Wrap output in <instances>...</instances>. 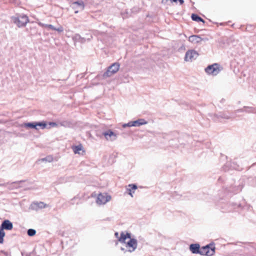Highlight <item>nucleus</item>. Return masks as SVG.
I'll return each mask as SVG.
<instances>
[{"mask_svg":"<svg viewBox=\"0 0 256 256\" xmlns=\"http://www.w3.org/2000/svg\"><path fill=\"white\" fill-rule=\"evenodd\" d=\"M12 20L19 28L24 26L28 22V17L26 15L12 16Z\"/></svg>","mask_w":256,"mask_h":256,"instance_id":"nucleus-1","label":"nucleus"},{"mask_svg":"<svg viewBox=\"0 0 256 256\" xmlns=\"http://www.w3.org/2000/svg\"><path fill=\"white\" fill-rule=\"evenodd\" d=\"M215 252V247L213 244H208L200 248V254L206 256H212Z\"/></svg>","mask_w":256,"mask_h":256,"instance_id":"nucleus-2","label":"nucleus"},{"mask_svg":"<svg viewBox=\"0 0 256 256\" xmlns=\"http://www.w3.org/2000/svg\"><path fill=\"white\" fill-rule=\"evenodd\" d=\"M222 70V68L218 64H214L208 66L205 69L206 72L212 76L217 75Z\"/></svg>","mask_w":256,"mask_h":256,"instance_id":"nucleus-3","label":"nucleus"},{"mask_svg":"<svg viewBox=\"0 0 256 256\" xmlns=\"http://www.w3.org/2000/svg\"><path fill=\"white\" fill-rule=\"evenodd\" d=\"M120 68V64L118 62H115L108 67L107 70L104 74V78L110 77L112 74H116Z\"/></svg>","mask_w":256,"mask_h":256,"instance_id":"nucleus-4","label":"nucleus"},{"mask_svg":"<svg viewBox=\"0 0 256 256\" xmlns=\"http://www.w3.org/2000/svg\"><path fill=\"white\" fill-rule=\"evenodd\" d=\"M23 126L26 128H34L36 130H38V126H40L41 128L44 129L46 128V124L44 122H26L24 123Z\"/></svg>","mask_w":256,"mask_h":256,"instance_id":"nucleus-5","label":"nucleus"},{"mask_svg":"<svg viewBox=\"0 0 256 256\" xmlns=\"http://www.w3.org/2000/svg\"><path fill=\"white\" fill-rule=\"evenodd\" d=\"M84 4L82 0H78L73 2L70 4V7L74 10V12L77 14L80 11H82L84 8Z\"/></svg>","mask_w":256,"mask_h":256,"instance_id":"nucleus-6","label":"nucleus"},{"mask_svg":"<svg viewBox=\"0 0 256 256\" xmlns=\"http://www.w3.org/2000/svg\"><path fill=\"white\" fill-rule=\"evenodd\" d=\"M110 199L111 196L107 194H100L97 197L96 202L99 204H104L110 201Z\"/></svg>","mask_w":256,"mask_h":256,"instance_id":"nucleus-7","label":"nucleus"},{"mask_svg":"<svg viewBox=\"0 0 256 256\" xmlns=\"http://www.w3.org/2000/svg\"><path fill=\"white\" fill-rule=\"evenodd\" d=\"M102 135L107 140L109 141L115 140L117 138V134L110 130L103 132Z\"/></svg>","mask_w":256,"mask_h":256,"instance_id":"nucleus-8","label":"nucleus"},{"mask_svg":"<svg viewBox=\"0 0 256 256\" xmlns=\"http://www.w3.org/2000/svg\"><path fill=\"white\" fill-rule=\"evenodd\" d=\"M198 55V53L196 50H189L186 54L184 60L186 61H192L196 59Z\"/></svg>","mask_w":256,"mask_h":256,"instance_id":"nucleus-9","label":"nucleus"},{"mask_svg":"<svg viewBox=\"0 0 256 256\" xmlns=\"http://www.w3.org/2000/svg\"><path fill=\"white\" fill-rule=\"evenodd\" d=\"M92 38V34H90V36L88 38H84V37H82L79 34H76L72 37V40L74 43H76V42L84 43L86 40L90 41Z\"/></svg>","mask_w":256,"mask_h":256,"instance_id":"nucleus-10","label":"nucleus"},{"mask_svg":"<svg viewBox=\"0 0 256 256\" xmlns=\"http://www.w3.org/2000/svg\"><path fill=\"white\" fill-rule=\"evenodd\" d=\"M138 246V241L135 238H130V240L127 242L126 246L129 248L128 252H134Z\"/></svg>","mask_w":256,"mask_h":256,"instance_id":"nucleus-11","label":"nucleus"},{"mask_svg":"<svg viewBox=\"0 0 256 256\" xmlns=\"http://www.w3.org/2000/svg\"><path fill=\"white\" fill-rule=\"evenodd\" d=\"M208 40L207 38H202L198 35H192L188 38V41L192 43L198 44L202 40L206 41Z\"/></svg>","mask_w":256,"mask_h":256,"instance_id":"nucleus-12","label":"nucleus"},{"mask_svg":"<svg viewBox=\"0 0 256 256\" xmlns=\"http://www.w3.org/2000/svg\"><path fill=\"white\" fill-rule=\"evenodd\" d=\"M0 226L3 230H11L13 228V224L10 220H6L2 222Z\"/></svg>","mask_w":256,"mask_h":256,"instance_id":"nucleus-13","label":"nucleus"},{"mask_svg":"<svg viewBox=\"0 0 256 256\" xmlns=\"http://www.w3.org/2000/svg\"><path fill=\"white\" fill-rule=\"evenodd\" d=\"M190 250L193 254H199L200 252V246L199 244H191L190 246Z\"/></svg>","mask_w":256,"mask_h":256,"instance_id":"nucleus-14","label":"nucleus"},{"mask_svg":"<svg viewBox=\"0 0 256 256\" xmlns=\"http://www.w3.org/2000/svg\"><path fill=\"white\" fill-rule=\"evenodd\" d=\"M24 182V180H20V181L14 182H12L10 184L8 183V188L10 190H13L14 188H20L21 186L20 185V184Z\"/></svg>","mask_w":256,"mask_h":256,"instance_id":"nucleus-15","label":"nucleus"},{"mask_svg":"<svg viewBox=\"0 0 256 256\" xmlns=\"http://www.w3.org/2000/svg\"><path fill=\"white\" fill-rule=\"evenodd\" d=\"M148 124V122L144 119L139 118L138 120L133 121L134 126H140L142 125L146 124Z\"/></svg>","mask_w":256,"mask_h":256,"instance_id":"nucleus-16","label":"nucleus"},{"mask_svg":"<svg viewBox=\"0 0 256 256\" xmlns=\"http://www.w3.org/2000/svg\"><path fill=\"white\" fill-rule=\"evenodd\" d=\"M137 188V186L135 184H130L128 186V187L126 188V190L128 192V194L132 197H133L132 195V190H135ZM134 192H133V193Z\"/></svg>","mask_w":256,"mask_h":256,"instance_id":"nucleus-17","label":"nucleus"},{"mask_svg":"<svg viewBox=\"0 0 256 256\" xmlns=\"http://www.w3.org/2000/svg\"><path fill=\"white\" fill-rule=\"evenodd\" d=\"M46 204L43 202L34 203L32 204V208L36 210H37L38 208H46Z\"/></svg>","mask_w":256,"mask_h":256,"instance_id":"nucleus-18","label":"nucleus"},{"mask_svg":"<svg viewBox=\"0 0 256 256\" xmlns=\"http://www.w3.org/2000/svg\"><path fill=\"white\" fill-rule=\"evenodd\" d=\"M191 18H192V20L194 21H196L197 22H202L203 23L204 22V20L196 14H192Z\"/></svg>","mask_w":256,"mask_h":256,"instance_id":"nucleus-19","label":"nucleus"},{"mask_svg":"<svg viewBox=\"0 0 256 256\" xmlns=\"http://www.w3.org/2000/svg\"><path fill=\"white\" fill-rule=\"evenodd\" d=\"M72 150L74 154H80V151L82 150V146L81 144L72 147Z\"/></svg>","mask_w":256,"mask_h":256,"instance_id":"nucleus-20","label":"nucleus"},{"mask_svg":"<svg viewBox=\"0 0 256 256\" xmlns=\"http://www.w3.org/2000/svg\"><path fill=\"white\" fill-rule=\"evenodd\" d=\"M245 112L247 113H256V108L250 106H244Z\"/></svg>","mask_w":256,"mask_h":256,"instance_id":"nucleus-21","label":"nucleus"},{"mask_svg":"<svg viewBox=\"0 0 256 256\" xmlns=\"http://www.w3.org/2000/svg\"><path fill=\"white\" fill-rule=\"evenodd\" d=\"M53 160V158L51 156H48L44 158H42L40 160H38V162L42 161V162H52Z\"/></svg>","mask_w":256,"mask_h":256,"instance_id":"nucleus-22","label":"nucleus"},{"mask_svg":"<svg viewBox=\"0 0 256 256\" xmlns=\"http://www.w3.org/2000/svg\"><path fill=\"white\" fill-rule=\"evenodd\" d=\"M4 236L5 232L4 231V230L0 226V244H2L4 242Z\"/></svg>","mask_w":256,"mask_h":256,"instance_id":"nucleus-23","label":"nucleus"},{"mask_svg":"<svg viewBox=\"0 0 256 256\" xmlns=\"http://www.w3.org/2000/svg\"><path fill=\"white\" fill-rule=\"evenodd\" d=\"M60 126L64 127H69L70 126V122L67 120H64L59 123Z\"/></svg>","mask_w":256,"mask_h":256,"instance_id":"nucleus-24","label":"nucleus"},{"mask_svg":"<svg viewBox=\"0 0 256 256\" xmlns=\"http://www.w3.org/2000/svg\"><path fill=\"white\" fill-rule=\"evenodd\" d=\"M27 234L30 236H34L36 234V230L32 228H30L28 230Z\"/></svg>","mask_w":256,"mask_h":256,"instance_id":"nucleus-25","label":"nucleus"},{"mask_svg":"<svg viewBox=\"0 0 256 256\" xmlns=\"http://www.w3.org/2000/svg\"><path fill=\"white\" fill-rule=\"evenodd\" d=\"M126 240V237L125 234H124V232H122L120 234V236L118 238V241L121 242H124Z\"/></svg>","mask_w":256,"mask_h":256,"instance_id":"nucleus-26","label":"nucleus"},{"mask_svg":"<svg viewBox=\"0 0 256 256\" xmlns=\"http://www.w3.org/2000/svg\"><path fill=\"white\" fill-rule=\"evenodd\" d=\"M122 128H125L127 126H128V127L134 126L133 121L129 122L127 124H122Z\"/></svg>","mask_w":256,"mask_h":256,"instance_id":"nucleus-27","label":"nucleus"},{"mask_svg":"<svg viewBox=\"0 0 256 256\" xmlns=\"http://www.w3.org/2000/svg\"><path fill=\"white\" fill-rule=\"evenodd\" d=\"M218 116L219 117H220L222 118H226V119H228L230 118V116H228L227 115H226V114H220L219 115H218Z\"/></svg>","mask_w":256,"mask_h":256,"instance_id":"nucleus-28","label":"nucleus"},{"mask_svg":"<svg viewBox=\"0 0 256 256\" xmlns=\"http://www.w3.org/2000/svg\"><path fill=\"white\" fill-rule=\"evenodd\" d=\"M54 30H56L59 32H63L64 28L62 26H60L58 28H55Z\"/></svg>","mask_w":256,"mask_h":256,"instance_id":"nucleus-29","label":"nucleus"},{"mask_svg":"<svg viewBox=\"0 0 256 256\" xmlns=\"http://www.w3.org/2000/svg\"><path fill=\"white\" fill-rule=\"evenodd\" d=\"M49 125L50 126H51L54 127L58 126V124L54 122H49Z\"/></svg>","mask_w":256,"mask_h":256,"instance_id":"nucleus-30","label":"nucleus"},{"mask_svg":"<svg viewBox=\"0 0 256 256\" xmlns=\"http://www.w3.org/2000/svg\"><path fill=\"white\" fill-rule=\"evenodd\" d=\"M0 256H8V253L4 251H0Z\"/></svg>","mask_w":256,"mask_h":256,"instance_id":"nucleus-31","label":"nucleus"},{"mask_svg":"<svg viewBox=\"0 0 256 256\" xmlns=\"http://www.w3.org/2000/svg\"><path fill=\"white\" fill-rule=\"evenodd\" d=\"M245 112V108H240V109H238V110H237L235 111V112L236 113H237V112Z\"/></svg>","mask_w":256,"mask_h":256,"instance_id":"nucleus-32","label":"nucleus"},{"mask_svg":"<svg viewBox=\"0 0 256 256\" xmlns=\"http://www.w3.org/2000/svg\"><path fill=\"white\" fill-rule=\"evenodd\" d=\"M38 24L40 26L44 27V28H47L48 26H46L48 25V24H44L40 22H38Z\"/></svg>","mask_w":256,"mask_h":256,"instance_id":"nucleus-33","label":"nucleus"},{"mask_svg":"<svg viewBox=\"0 0 256 256\" xmlns=\"http://www.w3.org/2000/svg\"><path fill=\"white\" fill-rule=\"evenodd\" d=\"M48 27V28H50V29H51V30H55V27L52 26V24H48V26H46Z\"/></svg>","mask_w":256,"mask_h":256,"instance_id":"nucleus-34","label":"nucleus"},{"mask_svg":"<svg viewBox=\"0 0 256 256\" xmlns=\"http://www.w3.org/2000/svg\"><path fill=\"white\" fill-rule=\"evenodd\" d=\"M126 238H131V234L130 233L127 232L126 234H125Z\"/></svg>","mask_w":256,"mask_h":256,"instance_id":"nucleus-35","label":"nucleus"},{"mask_svg":"<svg viewBox=\"0 0 256 256\" xmlns=\"http://www.w3.org/2000/svg\"><path fill=\"white\" fill-rule=\"evenodd\" d=\"M7 184H8V183H4V184H0V186H6Z\"/></svg>","mask_w":256,"mask_h":256,"instance_id":"nucleus-36","label":"nucleus"},{"mask_svg":"<svg viewBox=\"0 0 256 256\" xmlns=\"http://www.w3.org/2000/svg\"><path fill=\"white\" fill-rule=\"evenodd\" d=\"M114 235H115L116 238H119L118 233V232H116L115 234H114Z\"/></svg>","mask_w":256,"mask_h":256,"instance_id":"nucleus-37","label":"nucleus"},{"mask_svg":"<svg viewBox=\"0 0 256 256\" xmlns=\"http://www.w3.org/2000/svg\"><path fill=\"white\" fill-rule=\"evenodd\" d=\"M91 34H86V36L84 38H88L90 36V35Z\"/></svg>","mask_w":256,"mask_h":256,"instance_id":"nucleus-38","label":"nucleus"}]
</instances>
